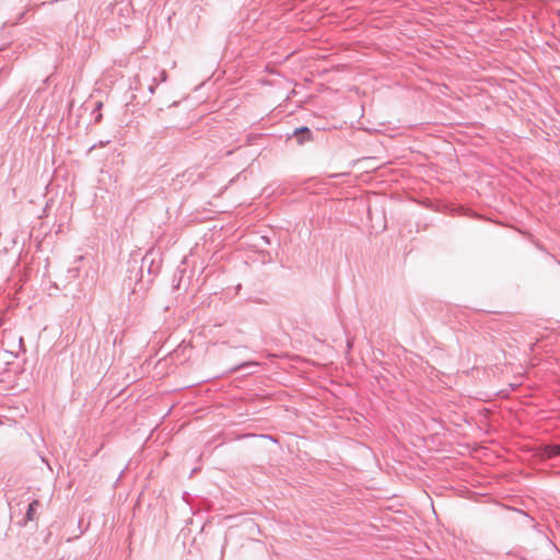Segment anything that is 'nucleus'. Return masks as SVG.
Segmentation results:
<instances>
[{"instance_id":"f257e3e1","label":"nucleus","mask_w":560,"mask_h":560,"mask_svg":"<svg viewBox=\"0 0 560 560\" xmlns=\"http://www.w3.org/2000/svg\"><path fill=\"white\" fill-rule=\"evenodd\" d=\"M166 80L167 73L164 69H160L155 65L145 66L138 74L135 75L132 80V89H140L141 83L144 81L148 85V93H144L142 97L143 103H147L155 92L158 84L160 82H165Z\"/></svg>"},{"instance_id":"f03ea898","label":"nucleus","mask_w":560,"mask_h":560,"mask_svg":"<svg viewBox=\"0 0 560 560\" xmlns=\"http://www.w3.org/2000/svg\"><path fill=\"white\" fill-rule=\"evenodd\" d=\"M542 456H545L546 458L560 456V444L545 445L542 448Z\"/></svg>"},{"instance_id":"7ed1b4c3","label":"nucleus","mask_w":560,"mask_h":560,"mask_svg":"<svg viewBox=\"0 0 560 560\" xmlns=\"http://www.w3.org/2000/svg\"><path fill=\"white\" fill-rule=\"evenodd\" d=\"M130 89L135 92L132 97L133 100H137L138 103L142 102L143 103V97L142 95L144 93H148V85L147 83H144V81L141 83V88L140 89H132V83L130 84Z\"/></svg>"},{"instance_id":"20e7f679","label":"nucleus","mask_w":560,"mask_h":560,"mask_svg":"<svg viewBox=\"0 0 560 560\" xmlns=\"http://www.w3.org/2000/svg\"><path fill=\"white\" fill-rule=\"evenodd\" d=\"M39 505V502L37 500H34L33 502H31L28 504V508H27V511H26V521H34L35 520V514H36V510Z\"/></svg>"},{"instance_id":"39448f33","label":"nucleus","mask_w":560,"mask_h":560,"mask_svg":"<svg viewBox=\"0 0 560 560\" xmlns=\"http://www.w3.org/2000/svg\"><path fill=\"white\" fill-rule=\"evenodd\" d=\"M257 365H259V363H258V362H256V361H246V362H243V363H241V364H238V365H235V366L231 368V369L228 371V373H230V374H234V373H236V372H238V371H241V370H243V369H245V368H248V366H257Z\"/></svg>"},{"instance_id":"423d86ee","label":"nucleus","mask_w":560,"mask_h":560,"mask_svg":"<svg viewBox=\"0 0 560 560\" xmlns=\"http://www.w3.org/2000/svg\"><path fill=\"white\" fill-rule=\"evenodd\" d=\"M295 135L306 136L307 139L311 137V130L307 127L298 128Z\"/></svg>"},{"instance_id":"0eeeda50","label":"nucleus","mask_w":560,"mask_h":560,"mask_svg":"<svg viewBox=\"0 0 560 560\" xmlns=\"http://www.w3.org/2000/svg\"><path fill=\"white\" fill-rule=\"evenodd\" d=\"M100 119H101V114L97 115V117L95 118V121L97 122V121H100Z\"/></svg>"}]
</instances>
